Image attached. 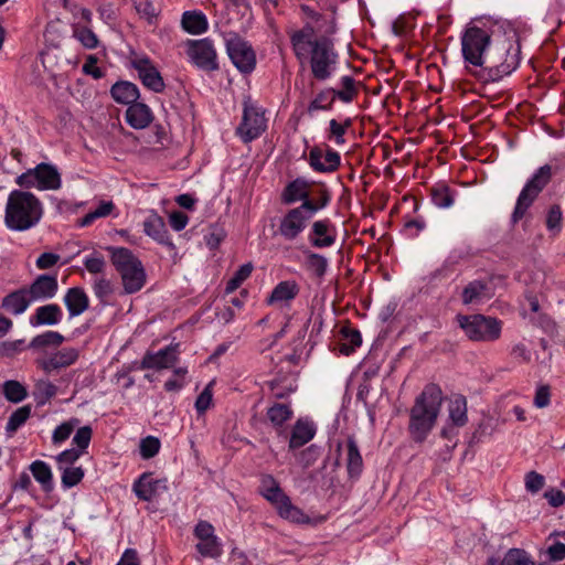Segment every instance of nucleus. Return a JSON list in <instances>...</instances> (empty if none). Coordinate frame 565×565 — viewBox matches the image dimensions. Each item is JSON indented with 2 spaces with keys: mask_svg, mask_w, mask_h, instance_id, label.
Masks as SVG:
<instances>
[{
  "mask_svg": "<svg viewBox=\"0 0 565 565\" xmlns=\"http://www.w3.org/2000/svg\"><path fill=\"white\" fill-rule=\"evenodd\" d=\"M32 303V300L26 291V288H20L7 295L2 299V308L8 312L19 316L22 315L28 307Z\"/></svg>",
  "mask_w": 565,
  "mask_h": 565,
  "instance_id": "c85d7f7f",
  "label": "nucleus"
},
{
  "mask_svg": "<svg viewBox=\"0 0 565 565\" xmlns=\"http://www.w3.org/2000/svg\"><path fill=\"white\" fill-rule=\"evenodd\" d=\"M333 88H324L316 94L307 107V113L313 115L320 110H331L334 103Z\"/></svg>",
  "mask_w": 565,
  "mask_h": 565,
  "instance_id": "4c0bfd02",
  "label": "nucleus"
},
{
  "mask_svg": "<svg viewBox=\"0 0 565 565\" xmlns=\"http://www.w3.org/2000/svg\"><path fill=\"white\" fill-rule=\"evenodd\" d=\"M308 163L319 173H333L341 164V156L328 143L313 146L309 151Z\"/></svg>",
  "mask_w": 565,
  "mask_h": 565,
  "instance_id": "dca6fc26",
  "label": "nucleus"
},
{
  "mask_svg": "<svg viewBox=\"0 0 565 565\" xmlns=\"http://www.w3.org/2000/svg\"><path fill=\"white\" fill-rule=\"evenodd\" d=\"M63 300L71 318L81 316L89 307V298L82 287L67 289Z\"/></svg>",
  "mask_w": 565,
  "mask_h": 565,
  "instance_id": "a878e982",
  "label": "nucleus"
},
{
  "mask_svg": "<svg viewBox=\"0 0 565 565\" xmlns=\"http://www.w3.org/2000/svg\"><path fill=\"white\" fill-rule=\"evenodd\" d=\"M213 382L209 383L200 393L195 401V409L198 414L203 415L212 405L213 402Z\"/></svg>",
  "mask_w": 565,
  "mask_h": 565,
  "instance_id": "680f3d73",
  "label": "nucleus"
},
{
  "mask_svg": "<svg viewBox=\"0 0 565 565\" xmlns=\"http://www.w3.org/2000/svg\"><path fill=\"white\" fill-rule=\"evenodd\" d=\"M3 394L6 398L12 403L22 402L28 395L26 388L20 382L14 380L4 382Z\"/></svg>",
  "mask_w": 565,
  "mask_h": 565,
  "instance_id": "3c124183",
  "label": "nucleus"
},
{
  "mask_svg": "<svg viewBox=\"0 0 565 565\" xmlns=\"http://www.w3.org/2000/svg\"><path fill=\"white\" fill-rule=\"evenodd\" d=\"M433 203L440 209L450 207L454 204V192L445 183H438L430 189Z\"/></svg>",
  "mask_w": 565,
  "mask_h": 565,
  "instance_id": "ea45409f",
  "label": "nucleus"
},
{
  "mask_svg": "<svg viewBox=\"0 0 565 565\" xmlns=\"http://www.w3.org/2000/svg\"><path fill=\"white\" fill-rule=\"evenodd\" d=\"M486 290V284L480 280L469 282L462 291V302L470 305L481 298Z\"/></svg>",
  "mask_w": 565,
  "mask_h": 565,
  "instance_id": "4d7b16f0",
  "label": "nucleus"
},
{
  "mask_svg": "<svg viewBox=\"0 0 565 565\" xmlns=\"http://www.w3.org/2000/svg\"><path fill=\"white\" fill-rule=\"evenodd\" d=\"M267 129V118L262 107L244 102L243 117L236 128V135L245 143L257 139Z\"/></svg>",
  "mask_w": 565,
  "mask_h": 565,
  "instance_id": "9b49d317",
  "label": "nucleus"
},
{
  "mask_svg": "<svg viewBox=\"0 0 565 565\" xmlns=\"http://www.w3.org/2000/svg\"><path fill=\"white\" fill-rule=\"evenodd\" d=\"M193 535L198 540L195 550L202 557L217 558L222 555V542L210 522L199 521L194 526Z\"/></svg>",
  "mask_w": 565,
  "mask_h": 565,
  "instance_id": "2eb2a0df",
  "label": "nucleus"
},
{
  "mask_svg": "<svg viewBox=\"0 0 565 565\" xmlns=\"http://www.w3.org/2000/svg\"><path fill=\"white\" fill-rule=\"evenodd\" d=\"M15 182L21 188L39 191H56L62 188V177L58 169L45 162L26 170L15 179Z\"/></svg>",
  "mask_w": 565,
  "mask_h": 565,
  "instance_id": "6e6552de",
  "label": "nucleus"
},
{
  "mask_svg": "<svg viewBox=\"0 0 565 565\" xmlns=\"http://www.w3.org/2000/svg\"><path fill=\"white\" fill-rule=\"evenodd\" d=\"M143 232L158 244L168 247L170 250L175 249V245L170 238L164 220L154 211L150 212V214L145 218Z\"/></svg>",
  "mask_w": 565,
  "mask_h": 565,
  "instance_id": "412c9836",
  "label": "nucleus"
},
{
  "mask_svg": "<svg viewBox=\"0 0 565 565\" xmlns=\"http://www.w3.org/2000/svg\"><path fill=\"white\" fill-rule=\"evenodd\" d=\"M443 401V391L434 383L427 384L415 398L409 412L408 425L414 441L423 443L427 438L437 422Z\"/></svg>",
  "mask_w": 565,
  "mask_h": 565,
  "instance_id": "f03ea898",
  "label": "nucleus"
},
{
  "mask_svg": "<svg viewBox=\"0 0 565 565\" xmlns=\"http://www.w3.org/2000/svg\"><path fill=\"white\" fill-rule=\"evenodd\" d=\"M343 342L340 344V353L343 355L352 354L356 348L362 344L360 331L355 329H342Z\"/></svg>",
  "mask_w": 565,
  "mask_h": 565,
  "instance_id": "79ce46f5",
  "label": "nucleus"
},
{
  "mask_svg": "<svg viewBox=\"0 0 565 565\" xmlns=\"http://www.w3.org/2000/svg\"><path fill=\"white\" fill-rule=\"evenodd\" d=\"M25 288L32 302L52 299L58 291L57 277L55 275H40Z\"/></svg>",
  "mask_w": 565,
  "mask_h": 565,
  "instance_id": "aec40b11",
  "label": "nucleus"
},
{
  "mask_svg": "<svg viewBox=\"0 0 565 565\" xmlns=\"http://www.w3.org/2000/svg\"><path fill=\"white\" fill-rule=\"evenodd\" d=\"M315 435V424L308 419L299 418L291 428L289 449L294 450L305 446L313 439Z\"/></svg>",
  "mask_w": 565,
  "mask_h": 565,
  "instance_id": "b1692460",
  "label": "nucleus"
},
{
  "mask_svg": "<svg viewBox=\"0 0 565 565\" xmlns=\"http://www.w3.org/2000/svg\"><path fill=\"white\" fill-rule=\"evenodd\" d=\"M300 292L299 284L294 279L278 282L266 298L268 306H289Z\"/></svg>",
  "mask_w": 565,
  "mask_h": 565,
  "instance_id": "4be33fe9",
  "label": "nucleus"
},
{
  "mask_svg": "<svg viewBox=\"0 0 565 565\" xmlns=\"http://www.w3.org/2000/svg\"><path fill=\"white\" fill-rule=\"evenodd\" d=\"M491 35L488 30L477 25H468L461 35V52L465 61L479 67L482 65L490 44Z\"/></svg>",
  "mask_w": 565,
  "mask_h": 565,
  "instance_id": "1a4fd4ad",
  "label": "nucleus"
},
{
  "mask_svg": "<svg viewBox=\"0 0 565 565\" xmlns=\"http://www.w3.org/2000/svg\"><path fill=\"white\" fill-rule=\"evenodd\" d=\"M289 38L296 58L300 63L309 58L313 78L324 82L332 76L338 63V54L330 40L323 36L316 38L311 24L292 31Z\"/></svg>",
  "mask_w": 565,
  "mask_h": 565,
  "instance_id": "f257e3e1",
  "label": "nucleus"
},
{
  "mask_svg": "<svg viewBox=\"0 0 565 565\" xmlns=\"http://www.w3.org/2000/svg\"><path fill=\"white\" fill-rule=\"evenodd\" d=\"M31 407L22 406L15 409L9 417L6 430L9 434L15 433L30 417Z\"/></svg>",
  "mask_w": 565,
  "mask_h": 565,
  "instance_id": "603ef678",
  "label": "nucleus"
},
{
  "mask_svg": "<svg viewBox=\"0 0 565 565\" xmlns=\"http://www.w3.org/2000/svg\"><path fill=\"white\" fill-rule=\"evenodd\" d=\"M64 337L57 331H45L41 334L35 335L28 348L40 350L47 347H58L63 343Z\"/></svg>",
  "mask_w": 565,
  "mask_h": 565,
  "instance_id": "a19ab883",
  "label": "nucleus"
},
{
  "mask_svg": "<svg viewBox=\"0 0 565 565\" xmlns=\"http://www.w3.org/2000/svg\"><path fill=\"white\" fill-rule=\"evenodd\" d=\"M134 8L141 19L148 23H153L158 15V10L151 0H132Z\"/></svg>",
  "mask_w": 565,
  "mask_h": 565,
  "instance_id": "6e6d98bb",
  "label": "nucleus"
},
{
  "mask_svg": "<svg viewBox=\"0 0 565 565\" xmlns=\"http://www.w3.org/2000/svg\"><path fill=\"white\" fill-rule=\"evenodd\" d=\"M126 120L132 128L143 129L152 122L153 115L146 104L137 100L128 106L126 110Z\"/></svg>",
  "mask_w": 565,
  "mask_h": 565,
  "instance_id": "bb28decb",
  "label": "nucleus"
},
{
  "mask_svg": "<svg viewBox=\"0 0 565 565\" xmlns=\"http://www.w3.org/2000/svg\"><path fill=\"white\" fill-rule=\"evenodd\" d=\"M84 454L82 452L81 449H76V448H70V449H65L64 451H62L61 454H58L56 457H55V461H56V465H57V469H63V468H66V467H75V462L83 456Z\"/></svg>",
  "mask_w": 565,
  "mask_h": 565,
  "instance_id": "bf43d9fd",
  "label": "nucleus"
},
{
  "mask_svg": "<svg viewBox=\"0 0 565 565\" xmlns=\"http://www.w3.org/2000/svg\"><path fill=\"white\" fill-rule=\"evenodd\" d=\"M72 34L86 50H95L99 45V39L96 33L90 26L84 25L81 22L72 24Z\"/></svg>",
  "mask_w": 565,
  "mask_h": 565,
  "instance_id": "f704fd0d",
  "label": "nucleus"
},
{
  "mask_svg": "<svg viewBox=\"0 0 565 565\" xmlns=\"http://www.w3.org/2000/svg\"><path fill=\"white\" fill-rule=\"evenodd\" d=\"M114 210L115 204L111 201H102L95 210L88 212L84 217L79 220V226H88L97 218L110 215Z\"/></svg>",
  "mask_w": 565,
  "mask_h": 565,
  "instance_id": "c03bdc74",
  "label": "nucleus"
},
{
  "mask_svg": "<svg viewBox=\"0 0 565 565\" xmlns=\"http://www.w3.org/2000/svg\"><path fill=\"white\" fill-rule=\"evenodd\" d=\"M62 318L63 312L61 307L56 303H47L38 307L30 317L29 322L32 327L55 326L62 321Z\"/></svg>",
  "mask_w": 565,
  "mask_h": 565,
  "instance_id": "393cba45",
  "label": "nucleus"
},
{
  "mask_svg": "<svg viewBox=\"0 0 565 565\" xmlns=\"http://www.w3.org/2000/svg\"><path fill=\"white\" fill-rule=\"evenodd\" d=\"M457 321L471 341L490 342L500 338L501 321L482 315H458Z\"/></svg>",
  "mask_w": 565,
  "mask_h": 565,
  "instance_id": "9d476101",
  "label": "nucleus"
},
{
  "mask_svg": "<svg viewBox=\"0 0 565 565\" xmlns=\"http://www.w3.org/2000/svg\"><path fill=\"white\" fill-rule=\"evenodd\" d=\"M258 492L276 509L280 518L297 524L309 522V518L301 509L292 504L290 498L284 492L274 476L262 475Z\"/></svg>",
  "mask_w": 565,
  "mask_h": 565,
  "instance_id": "423d86ee",
  "label": "nucleus"
},
{
  "mask_svg": "<svg viewBox=\"0 0 565 565\" xmlns=\"http://www.w3.org/2000/svg\"><path fill=\"white\" fill-rule=\"evenodd\" d=\"M449 417L457 426H463L467 423V402L463 397H458L450 403Z\"/></svg>",
  "mask_w": 565,
  "mask_h": 565,
  "instance_id": "8fccbe9b",
  "label": "nucleus"
},
{
  "mask_svg": "<svg viewBox=\"0 0 565 565\" xmlns=\"http://www.w3.org/2000/svg\"><path fill=\"white\" fill-rule=\"evenodd\" d=\"M79 424H81V420L78 418L72 417L68 420L58 425L53 430L52 443L54 445H61L64 441H66L70 438V436L72 435V433L74 431V429L76 427H78Z\"/></svg>",
  "mask_w": 565,
  "mask_h": 565,
  "instance_id": "a18cd8bd",
  "label": "nucleus"
},
{
  "mask_svg": "<svg viewBox=\"0 0 565 565\" xmlns=\"http://www.w3.org/2000/svg\"><path fill=\"white\" fill-rule=\"evenodd\" d=\"M501 565H530V559L524 551L511 548L504 556Z\"/></svg>",
  "mask_w": 565,
  "mask_h": 565,
  "instance_id": "0e129e2a",
  "label": "nucleus"
},
{
  "mask_svg": "<svg viewBox=\"0 0 565 565\" xmlns=\"http://www.w3.org/2000/svg\"><path fill=\"white\" fill-rule=\"evenodd\" d=\"M161 447V443L159 438L153 436H147L146 438H142L140 441V456L143 459H150L154 457Z\"/></svg>",
  "mask_w": 565,
  "mask_h": 565,
  "instance_id": "052dcab7",
  "label": "nucleus"
},
{
  "mask_svg": "<svg viewBox=\"0 0 565 565\" xmlns=\"http://www.w3.org/2000/svg\"><path fill=\"white\" fill-rule=\"evenodd\" d=\"M43 215V203L34 193L24 190H12L9 193L3 216L8 230L29 231L40 224Z\"/></svg>",
  "mask_w": 565,
  "mask_h": 565,
  "instance_id": "7ed1b4c3",
  "label": "nucleus"
},
{
  "mask_svg": "<svg viewBox=\"0 0 565 565\" xmlns=\"http://www.w3.org/2000/svg\"><path fill=\"white\" fill-rule=\"evenodd\" d=\"M29 469L44 492L49 493L54 489L53 472L49 463L35 460L30 465Z\"/></svg>",
  "mask_w": 565,
  "mask_h": 565,
  "instance_id": "7c9ffc66",
  "label": "nucleus"
},
{
  "mask_svg": "<svg viewBox=\"0 0 565 565\" xmlns=\"http://www.w3.org/2000/svg\"><path fill=\"white\" fill-rule=\"evenodd\" d=\"M311 183L303 178H297L289 182L281 193V201L285 204L309 200Z\"/></svg>",
  "mask_w": 565,
  "mask_h": 565,
  "instance_id": "cd10ccee",
  "label": "nucleus"
},
{
  "mask_svg": "<svg viewBox=\"0 0 565 565\" xmlns=\"http://www.w3.org/2000/svg\"><path fill=\"white\" fill-rule=\"evenodd\" d=\"M84 266L90 274H102L106 268V262L103 256L90 255L84 259Z\"/></svg>",
  "mask_w": 565,
  "mask_h": 565,
  "instance_id": "69168bd1",
  "label": "nucleus"
},
{
  "mask_svg": "<svg viewBox=\"0 0 565 565\" xmlns=\"http://www.w3.org/2000/svg\"><path fill=\"white\" fill-rule=\"evenodd\" d=\"M110 260L119 273L125 294H135L143 288L147 274L141 260L126 247H107Z\"/></svg>",
  "mask_w": 565,
  "mask_h": 565,
  "instance_id": "39448f33",
  "label": "nucleus"
},
{
  "mask_svg": "<svg viewBox=\"0 0 565 565\" xmlns=\"http://www.w3.org/2000/svg\"><path fill=\"white\" fill-rule=\"evenodd\" d=\"M525 489L531 493H537L545 484V478L536 471H530L524 478Z\"/></svg>",
  "mask_w": 565,
  "mask_h": 565,
  "instance_id": "e2e57ef3",
  "label": "nucleus"
},
{
  "mask_svg": "<svg viewBox=\"0 0 565 565\" xmlns=\"http://www.w3.org/2000/svg\"><path fill=\"white\" fill-rule=\"evenodd\" d=\"M92 437H93V429L90 426L86 425V426L78 427L77 430L75 431V435H74L73 441H72L73 445L75 446L74 448L81 449L84 455L87 454V449L89 447Z\"/></svg>",
  "mask_w": 565,
  "mask_h": 565,
  "instance_id": "13d9d810",
  "label": "nucleus"
},
{
  "mask_svg": "<svg viewBox=\"0 0 565 565\" xmlns=\"http://www.w3.org/2000/svg\"><path fill=\"white\" fill-rule=\"evenodd\" d=\"M93 291L99 302L106 305L108 303V298L114 292V285L109 279L99 277L94 280Z\"/></svg>",
  "mask_w": 565,
  "mask_h": 565,
  "instance_id": "864d4df0",
  "label": "nucleus"
},
{
  "mask_svg": "<svg viewBox=\"0 0 565 565\" xmlns=\"http://www.w3.org/2000/svg\"><path fill=\"white\" fill-rule=\"evenodd\" d=\"M135 494L142 501H152L168 490L167 481L153 479L151 473H142L132 486Z\"/></svg>",
  "mask_w": 565,
  "mask_h": 565,
  "instance_id": "6ab92c4d",
  "label": "nucleus"
},
{
  "mask_svg": "<svg viewBox=\"0 0 565 565\" xmlns=\"http://www.w3.org/2000/svg\"><path fill=\"white\" fill-rule=\"evenodd\" d=\"M341 88L333 89L334 98L349 104L359 95V83L352 76H343L340 79Z\"/></svg>",
  "mask_w": 565,
  "mask_h": 565,
  "instance_id": "58836bf2",
  "label": "nucleus"
},
{
  "mask_svg": "<svg viewBox=\"0 0 565 565\" xmlns=\"http://www.w3.org/2000/svg\"><path fill=\"white\" fill-rule=\"evenodd\" d=\"M266 415L274 427L280 428L292 418L294 411L289 403H274L268 407Z\"/></svg>",
  "mask_w": 565,
  "mask_h": 565,
  "instance_id": "c9c22d12",
  "label": "nucleus"
},
{
  "mask_svg": "<svg viewBox=\"0 0 565 565\" xmlns=\"http://www.w3.org/2000/svg\"><path fill=\"white\" fill-rule=\"evenodd\" d=\"M520 46L509 40L492 45L480 65L479 77L484 82H498L516 70Z\"/></svg>",
  "mask_w": 565,
  "mask_h": 565,
  "instance_id": "20e7f679",
  "label": "nucleus"
},
{
  "mask_svg": "<svg viewBox=\"0 0 565 565\" xmlns=\"http://www.w3.org/2000/svg\"><path fill=\"white\" fill-rule=\"evenodd\" d=\"M111 97L119 104L131 105L139 98V89L136 84L128 81L117 82L111 86Z\"/></svg>",
  "mask_w": 565,
  "mask_h": 565,
  "instance_id": "c756f323",
  "label": "nucleus"
},
{
  "mask_svg": "<svg viewBox=\"0 0 565 565\" xmlns=\"http://www.w3.org/2000/svg\"><path fill=\"white\" fill-rule=\"evenodd\" d=\"M58 470L61 471V483L65 489L77 486L85 476V471L81 466L66 467Z\"/></svg>",
  "mask_w": 565,
  "mask_h": 565,
  "instance_id": "09e8293b",
  "label": "nucleus"
},
{
  "mask_svg": "<svg viewBox=\"0 0 565 565\" xmlns=\"http://www.w3.org/2000/svg\"><path fill=\"white\" fill-rule=\"evenodd\" d=\"M330 200L331 195L329 190L324 185H321L318 190L317 199L311 200L309 198V200H305V202L301 203V205H307L305 210L308 211L310 215L313 217V215L318 211L324 209L329 204Z\"/></svg>",
  "mask_w": 565,
  "mask_h": 565,
  "instance_id": "49530a36",
  "label": "nucleus"
},
{
  "mask_svg": "<svg viewBox=\"0 0 565 565\" xmlns=\"http://www.w3.org/2000/svg\"><path fill=\"white\" fill-rule=\"evenodd\" d=\"M337 231L330 220L316 221L309 233L308 239L316 248L330 247L335 243Z\"/></svg>",
  "mask_w": 565,
  "mask_h": 565,
  "instance_id": "5701e85b",
  "label": "nucleus"
},
{
  "mask_svg": "<svg viewBox=\"0 0 565 565\" xmlns=\"http://www.w3.org/2000/svg\"><path fill=\"white\" fill-rule=\"evenodd\" d=\"M226 51L236 68L245 74H249L256 66V54L252 45L234 34L226 40Z\"/></svg>",
  "mask_w": 565,
  "mask_h": 565,
  "instance_id": "4468645a",
  "label": "nucleus"
},
{
  "mask_svg": "<svg viewBox=\"0 0 565 565\" xmlns=\"http://www.w3.org/2000/svg\"><path fill=\"white\" fill-rule=\"evenodd\" d=\"M347 469L350 477H359L363 470V459L354 438L347 441Z\"/></svg>",
  "mask_w": 565,
  "mask_h": 565,
  "instance_id": "e433bc0d",
  "label": "nucleus"
},
{
  "mask_svg": "<svg viewBox=\"0 0 565 565\" xmlns=\"http://www.w3.org/2000/svg\"><path fill=\"white\" fill-rule=\"evenodd\" d=\"M131 66L138 73V78L145 87L154 93H162L164 90V81L149 57L137 56L131 60Z\"/></svg>",
  "mask_w": 565,
  "mask_h": 565,
  "instance_id": "f3484780",
  "label": "nucleus"
},
{
  "mask_svg": "<svg viewBox=\"0 0 565 565\" xmlns=\"http://www.w3.org/2000/svg\"><path fill=\"white\" fill-rule=\"evenodd\" d=\"M98 58L95 55H88L83 65V73L90 75L95 79H99L104 76L102 70L97 66Z\"/></svg>",
  "mask_w": 565,
  "mask_h": 565,
  "instance_id": "338daca9",
  "label": "nucleus"
},
{
  "mask_svg": "<svg viewBox=\"0 0 565 565\" xmlns=\"http://www.w3.org/2000/svg\"><path fill=\"white\" fill-rule=\"evenodd\" d=\"M182 28L190 34H202L207 31L206 15L201 11H185L181 20Z\"/></svg>",
  "mask_w": 565,
  "mask_h": 565,
  "instance_id": "473e14b6",
  "label": "nucleus"
},
{
  "mask_svg": "<svg viewBox=\"0 0 565 565\" xmlns=\"http://www.w3.org/2000/svg\"><path fill=\"white\" fill-rule=\"evenodd\" d=\"M179 344H170L157 352H147L140 363L141 370H164L171 369L179 360Z\"/></svg>",
  "mask_w": 565,
  "mask_h": 565,
  "instance_id": "a211bd4d",
  "label": "nucleus"
},
{
  "mask_svg": "<svg viewBox=\"0 0 565 565\" xmlns=\"http://www.w3.org/2000/svg\"><path fill=\"white\" fill-rule=\"evenodd\" d=\"M57 387L50 381H39L33 395L36 404L42 406L56 395Z\"/></svg>",
  "mask_w": 565,
  "mask_h": 565,
  "instance_id": "de8ad7c7",
  "label": "nucleus"
},
{
  "mask_svg": "<svg viewBox=\"0 0 565 565\" xmlns=\"http://www.w3.org/2000/svg\"><path fill=\"white\" fill-rule=\"evenodd\" d=\"M305 266L315 276L322 278L328 269V259L320 254L308 252L306 253Z\"/></svg>",
  "mask_w": 565,
  "mask_h": 565,
  "instance_id": "37998d69",
  "label": "nucleus"
},
{
  "mask_svg": "<svg viewBox=\"0 0 565 565\" xmlns=\"http://www.w3.org/2000/svg\"><path fill=\"white\" fill-rule=\"evenodd\" d=\"M253 265L250 263L242 265L227 281L225 291L231 294L235 291L239 286L252 275Z\"/></svg>",
  "mask_w": 565,
  "mask_h": 565,
  "instance_id": "5fc2aeb1",
  "label": "nucleus"
},
{
  "mask_svg": "<svg viewBox=\"0 0 565 565\" xmlns=\"http://www.w3.org/2000/svg\"><path fill=\"white\" fill-rule=\"evenodd\" d=\"M307 205H299L288 210L279 220L277 234L285 241H296L307 228L312 216L305 210Z\"/></svg>",
  "mask_w": 565,
  "mask_h": 565,
  "instance_id": "f8f14e48",
  "label": "nucleus"
},
{
  "mask_svg": "<svg viewBox=\"0 0 565 565\" xmlns=\"http://www.w3.org/2000/svg\"><path fill=\"white\" fill-rule=\"evenodd\" d=\"M425 227V221L422 217H418L406 221L404 224V232L408 237H416Z\"/></svg>",
  "mask_w": 565,
  "mask_h": 565,
  "instance_id": "774afa93",
  "label": "nucleus"
},
{
  "mask_svg": "<svg viewBox=\"0 0 565 565\" xmlns=\"http://www.w3.org/2000/svg\"><path fill=\"white\" fill-rule=\"evenodd\" d=\"M185 52L191 63L199 68L204 71H215L218 68L216 51L210 39L188 40L185 42Z\"/></svg>",
  "mask_w": 565,
  "mask_h": 565,
  "instance_id": "ddd939ff",
  "label": "nucleus"
},
{
  "mask_svg": "<svg viewBox=\"0 0 565 565\" xmlns=\"http://www.w3.org/2000/svg\"><path fill=\"white\" fill-rule=\"evenodd\" d=\"M352 126V119L347 117L342 121L332 118L329 120V127L326 130V138L335 146H343L347 142L345 135Z\"/></svg>",
  "mask_w": 565,
  "mask_h": 565,
  "instance_id": "72a5a7b5",
  "label": "nucleus"
},
{
  "mask_svg": "<svg viewBox=\"0 0 565 565\" xmlns=\"http://www.w3.org/2000/svg\"><path fill=\"white\" fill-rule=\"evenodd\" d=\"M553 177V168L550 164L540 167L532 178L525 183L519 194L514 211L512 213V222L515 224L523 218L527 209L532 205L543 189L550 183Z\"/></svg>",
  "mask_w": 565,
  "mask_h": 565,
  "instance_id": "0eeeda50",
  "label": "nucleus"
},
{
  "mask_svg": "<svg viewBox=\"0 0 565 565\" xmlns=\"http://www.w3.org/2000/svg\"><path fill=\"white\" fill-rule=\"evenodd\" d=\"M78 359V351L74 348H63L52 354L44 363L45 371L57 370L70 366Z\"/></svg>",
  "mask_w": 565,
  "mask_h": 565,
  "instance_id": "2f4dec72",
  "label": "nucleus"
}]
</instances>
